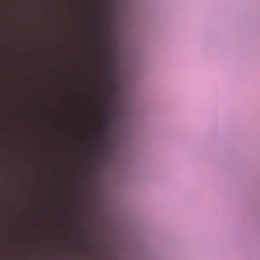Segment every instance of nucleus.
Segmentation results:
<instances>
[{"label":"nucleus","instance_id":"1","mask_svg":"<svg viewBox=\"0 0 260 260\" xmlns=\"http://www.w3.org/2000/svg\"><path fill=\"white\" fill-rule=\"evenodd\" d=\"M108 127V123L107 117L105 116H103L100 122V129L97 131V133L98 134H101L102 133V131L106 129Z\"/></svg>","mask_w":260,"mask_h":260},{"label":"nucleus","instance_id":"2","mask_svg":"<svg viewBox=\"0 0 260 260\" xmlns=\"http://www.w3.org/2000/svg\"><path fill=\"white\" fill-rule=\"evenodd\" d=\"M83 238L85 239L86 237L85 236H83Z\"/></svg>","mask_w":260,"mask_h":260}]
</instances>
